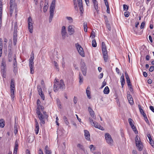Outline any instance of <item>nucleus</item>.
<instances>
[{
  "instance_id": "f257e3e1",
  "label": "nucleus",
  "mask_w": 154,
  "mask_h": 154,
  "mask_svg": "<svg viewBox=\"0 0 154 154\" xmlns=\"http://www.w3.org/2000/svg\"><path fill=\"white\" fill-rule=\"evenodd\" d=\"M14 28V32L13 36V43L14 45H16L17 42V29L18 28L17 23V22H12V27Z\"/></svg>"
},
{
  "instance_id": "f03ea898",
  "label": "nucleus",
  "mask_w": 154,
  "mask_h": 154,
  "mask_svg": "<svg viewBox=\"0 0 154 154\" xmlns=\"http://www.w3.org/2000/svg\"><path fill=\"white\" fill-rule=\"evenodd\" d=\"M65 88V85L63 80L61 79L60 82L58 83H55L54 86V90L55 92H57L59 89L63 90Z\"/></svg>"
},
{
  "instance_id": "7ed1b4c3",
  "label": "nucleus",
  "mask_w": 154,
  "mask_h": 154,
  "mask_svg": "<svg viewBox=\"0 0 154 154\" xmlns=\"http://www.w3.org/2000/svg\"><path fill=\"white\" fill-rule=\"evenodd\" d=\"M56 0H53L50 7V16L49 17V22L51 23L52 20L54 16V12L55 7Z\"/></svg>"
},
{
  "instance_id": "20e7f679",
  "label": "nucleus",
  "mask_w": 154,
  "mask_h": 154,
  "mask_svg": "<svg viewBox=\"0 0 154 154\" xmlns=\"http://www.w3.org/2000/svg\"><path fill=\"white\" fill-rule=\"evenodd\" d=\"M9 14L12 16L14 9H16L17 6L15 4V0H10Z\"/></svg>"
},
{
  "instance_id": "39448f33",
  "label": "nucleus",
  "mask_w": 154,
  "mask_h": 154,
  "mask_svg": "<svg viewBox=\"0 0 154 154\" xmlns=\"http://www.w3.org/2000/svg\"><path fill=\"white\" fill-rule=\"evenodd\" d=\"M105 137L106 143L109 145H112L113 141L109 134L108 133L105 134Z\"/></svg>"
},
{
  "instance_id": "423d86ee",
  "label": "nucleus",
  "mask_w": 154,
  "mask_h": 154,
  "mask_svg": "<svg viewBox=\"0 0 154 154\" xmlns=\"http://www.w3.org/2000/svg\"><path fill=\"white\" fill-rule=\"evenodd\" d=\"M75 46L79 54L82 57H85V54L83 48L78 43L75 44Z\"/></svg>"
},
{
  "instance_id": "0eeeda50",
  "label": "nucleus",
  "mask_w": 154,
  "mask_h": 154,
  "mask_svg": "<svg viewBox=\"0 0 154 154\" xmlns=\"http://www.w3.org/2000/svg\"><path fill=\"white\" fill-rule=\"evenodd\" d=\"M81 69L83 75L85 76L86 75L87 69L85 63L83 61L81 63Z\"/></svg>"
},
{
  "instance_id": "6e6552de",
  "label": "nucleus",
  "mask_w": 154,
  "mask_h": 154,
  "mask_svg": "<svg viewBox=\"0 0 154 154\" xmlns=\"http://www.w3.org/2000/svg\"><path fill=\"white\" fill-rule=\"evenodd\" d=\"M48 116L47 114H45V116H44L42 114H41L38 116V117L40 121V125H42V124H44L45 123V119H47Z\"/></svg>"
},
{
  "instance_id": "1a4fd4ad",
  "label": "nucleus",
  "mask_w": 154,
  "mask_h": 154,
  "mask_svg": "<svg viewBox=\"0 0 154 154\" xmlns=\"http://www.w3.org/2000/svg\"><path fill=\"white\" fill-rule=\"evenodd\" d=\"M32 57H30L29 59V65L30 70V73L31 74H33L34 72V62L33 58Z\"/></svg>"
},
{
  "instance_id": "9d476101",
  "label": "nucleus",
  "mask_w": 154,
  "mask_h": 154,
  "mask_svg": "<svg viewBox=\"0 0 154 154\" xmlns=\"http://www.w3.org/2000/svg\"><path fill=\"white\" fill-rule=\"evenodd\" d=\"M61 34L62 38L63 39L65 38L66 36H68V35L66 31V28L65 26H63L62 27Z\"/></svg>"
},
{
  "instance_id": "9b49d317",
  "label": "nucleus",
  "mask_w": 154,
  "mask_h": 154,
  "mask_svg": "<svg viewBox=\"0 0 154 154\" xmlns=\"http://www.w3.org/2000/svg\"><path fill=\"white\" fill-rule=\"evenodd\" d=\"M37 89L39 94L43 100H44L45 97L43 93L41 85H38L37 86Z\"/></svg>"
},
{
  "instance_id": "f8f14e48",
  "label": "nucleus",
  "mask_w": 154,
  "mask_h": 154,
  "mask_svg": "<svg viewBox=\"0 0 154 154\" xmlns=\"http://www.w3.org/2000/svg\"><path fill=\"white\" fill-rule=\"evenodd\" d=\"M75 27L74 26L72 25L68 26V31L69 32V35H71L75 32Z\"/></svg>"
},
{
  "instance_id": "ddd939ff",
  "label": "nucleus",
  "mask_w": 154,
  "mask_h": 154,
  "mask_svg": "<svg viewBox=\"0 0 154 154\" xmlns=\"http://www.w3.org/2000/svg\"><path fill=\"white\" fill-rule=\"evenodd\" d=\"M94 7L98 13L99 11L98 3L97 0H92Z\"/></svg>"
},
{
  "instance_id": "4468645a",
  "label": "nucleus",
  "mask_w": 154,
  "mask_h": 154,
  "mask_svg": "<svg viewBox=\"0 0 154 154\" xmlns=\"http://www.w3.org/2000/svg\"><path fill=\"white\" fill-rule=\"evenodd\" d=\"M89 119L90 122L93 126H94L96 128H98V126L100 124H98L96 122H93V119L91 118H89Z\"/></svg>"
},
{
  "instance_id": "2eb2a0df",
  "label": "nucleus",
  "mask_w": 154,
  "mask_h": 154,
  "mask_svg": "<svg viewBox=\"0 0 154 154\" xmlns=\"http://www.w3.org/2000/svg\"><path fill=\"white\" fill-rule=\"evenodd\" d=\"M101 48L103 54L108 53L106 45L104 42L102 43Z\"/></svg>"
},
{
  "instance_id": "dca6fc26",
  "label": "nucleus",
  "mask_w": 154,
  "mask_h": 154,
  "mask_svg": "<svg viewBox=\"0 0 154 154\" xmlns=\"http://www.w3.org/2000/svg\"><path fill=\"white\" fill-rule=\"evenodd\" d=\"M88 110L91 116L93 119H95L96 117L95 116V113L94 112L92 109L90 107H89L88 108Z\"/></svg>"
},
{
  "instance_id": "f3484780",
  "label": "nucleus",
  "mask_w": 154,
  "mask_h": 154,
  "mask_svg": "<svg viewBox=\"0 0 154 154\" xmlns=\"http://www.w3.org/2000/svg\"><path fill=\"white\" fill-rule=\"evenodd\" d=\"M147 136L149 140V143L151 146L154 148V142L153 140H152L151 136L149 134H147Z\"/></svg>"
},
{
  "instance_id": "a211bd4d",
  "label": "nucleus",
  "mask_w": 154,
  "mask_h": 154,
  "mask_svg": "<svg viewBox=\"0 0 154 154\" xmlns=\"http://www.w3.org/2000/svg\"><path fill=\"white\" fill-rule=\"evenodd\" d=\"M127 98L129 102L131 105H132L134 104L133 98L131 95L130 94H127Z\"/></svg>"
},
{
  "instance_id": "6ab92c4d",
  "label": "nucleus",
  "mask_w": 154,
  "mask_h": 154,
  "mask_svg": "<svg viewBox=\"0 0 154 154\" xmlns=\"http://www.w3.org/2000/svg\"><path fill=\"white\" fill-rule=\"evenodd\" d=\"M78 2L80 11L82 13L83 11V8L82 0H78Z\"/></svg>"
},
{
  "instance_id": "aec40b11",
  "label": "nucleus",
  "mask_w": 154,
  "mask_h": 154,
  "mask_svg": "<svg viewBox=\"0 0 154 154\" xmlns=\"http://www.w3.org/2000/svg\"><path fill=\"white\" fill-rule=\"evenodd\" d=\"M84 132L85 133L84 135L85 138L87 140H89L90 139V136L89 131L87 130H84Z\"/></svg>"
},
{
  "instance_id": "412c9836",
  "label": "nucleus",
  "mask_w": 154,
  "mask_h": 154,
  "mask_svg": "<svg viewBox=\"0 0 154 154\" xmlns=\"http://www.w3.org/2000/svg\"><path fill=\"white\" fill-rule=\"evenodd\" d=\"M136 146L138 147V149L140 151H141L142 150L143 146L141 142H139L136 144Z\"/></svg>"
},
{
  "instance_id": "4be33fe9",
  "label": "nucleus",
  "mask_w": 154,
  "mask_h": 154,
  "mask_svg": "<svg viewBox=\"0 0 154 154\" xmlns=\"http://www.w3.org/2000/svg\"><path fill=\"white\" fill-rule=\"evenodd\" d=\"M15 82L14 79H12L11 80L10 90H15Z\"/></svg>"
},
{
  "instance_id": "5701e85b",
  "label": "nucleus",
  "mask_w": 154,
  "mask_h": 154,
  "mask_svg": "<svg viewBox=\"0 0 154 154\" xmlns=\"http://www.w3.org/2000/svg\"><path fill=\"white\" fill-rule=\"evenodd\" d=\"M90 87L89 86H88L87 88L86 89V93L87 94V96L88 98L90 99L91 98V97L90 96L91 92L90 91Z\"/></svg>"
},
{
  "instance_id": "b1692460",
  "label": "nucleus",
  "mask_w": 154,
  "mask_h": 154,
  "mask_svg": "<svg viewBox=\"0 0 154 154\" xmlns=\"http://www.w3.org/2000/svg\"><path fill=\"white\" fill-rule=\"evenodd\" d=\"M45 154H51V152L49 150L48 146H46L45 148Z\"/></svg>"
},
{
  "instance_id": "393cba45",
  "label": "nucleus",
  "mask_w": 154,
  "mask_h": 154,
  "mask_svg": "<svg viewBox=\"0 0 154 154\" xmlns=\"http://www.w3.org/2000/svg\"><path fill=\"white\" fill-rule=\"evenodd\" d=\"M103 57L105 62H108V53L103 54Z\"/></svg>"
},
{
  "instance_id": "a878e982",
  "label": "nucleus",
  "mask_w": 154,
  "mask_h": 154,
  "mask_svg": "<svg viewBox=\"0 0 154 154\" xmlns=\"http://www.w3.org/2000/svg\"><path fill=\"white\" fill-rule=\"evenodd\" d=\"M11 90V96L12 98V100L13 101L15 97V90Z\"/></svg>"
},
{
  "instance_id": "bb28decb",
  "label": "nucleus",
  "mask_w": 154,
  "mask_h": 154,
  "mask_svg": "<svg viewBox=\"0 0 154 154\" xmlns=\"http://www.w3.org/2000/svg\"><path fill=\"white\" fill-rule=\"evenodd\" d=\"M109 90L108 87L107 86L104 89L103 92L105 94H108L109 93Z\"/></svg>"
},
{
  "instance_id": "cd10ccee",
  "label": "nucleus",
  "mask_w": 154,
  "mask_h": 154,
  "mask_svg": "<svg viewBox=\"0 0 154 154\" xmlns=\"http://www.w3.org/2000/svg\"><path fill=\"white\" fill-rule=\"evenodd\" d=\"M5 121L2 119H0V127L1 128H3L5 126Z\"/></svg>"
},
{
  "instance_id": "c85d7f7f",
  "label": "nucleus",
  "mask_w": 154,
  "mask_h": 154,
  "mask_svg": "<svg viewBox=\"0 0 154 154\" xmlns=\"http://www.w3.org/2000/svg\"><path fill=\"white\" fill-rule=\"evenodd\" d=\"M79 82L80 84H81L83 82V78L82 75L81 74L80 72L79 73Z\"/></svg>"
},
{
  "instance_id": "c756f323",
  "label": "nucleus",
  "mask_w": 154,
  "mask_h": 154,
  "mask_svg": "<svg viewBox=\"0 0 154 154\" xmlns=\"http://www.w3.org/2000/svg\"><path fill=\"white\" fill-rule=\"evenodd\" d=\"M28 29L30 33H32L33 32L32 24H28Z\"/></svg>"
},
{
  "instance_id": "7c9ffc66",
  "label": "nucleus",
  "mask_w": 154,
  "mask_h": 154,
  "mask_svg": "<svg viewBox=\"0 0 154 154\" xmlns=\"http://www.w3.org/2000/svg\"><path fill=\"white\" fill-rule=\"evenodd\" d=\"M35 133L36 134H37L39 132V125H35Z\"/></svg>"
},
{
  "instance_id": "2f4dec72",
  "label": "nucleus",
  "mask_w": 154,
  "mask_h": 154,
  "mask_svg": "<svg viewBox=\"0 0 154 154\" xmlns=\"http://www.w3.org/2000/svg\"><path fill=\"white\" fill-rule=\"evenodd\" d=\"M66 19L68 21V22L69 23H72L73 22L72 18L70 17H66Z\"/></svg>"
},
{
  "instance_id": "473e14b6",
  "label": "nucleus",
  "mask_w": 154,
  "mask_h": 154,
  "mask_svg": "<svg viewBox=\"0 0 154 154\" xmlns=\"http://www.w3.org/2000/svg\"><path fill=\"white\" fill-rule=\"evenodd\" d=\"M63 120L65 124L67 125H69V122L68 121V119L65 116L63 117Z\"/></svg>"
},
{
  "instance_id": "72a5a7b5",
  "label": "nucleus",
  "mask_w": 154,
  "mask_h": 154,
  "mask_svg": "<svg viewBox=\"0 0 154 154\" xmlns=\"http://www.w3.org/2000/svg\"><path fill=\"white\" fill-rule=\"evenodd\" d=\"M1 67H6V64L5 60L3 59L1 63Z\"/></svg>"
},
{
  "instance_id": "f704fd0d",
  "label": "nucleus",
  "mask_w": 154,
  "mask_h": 154,
  "mask_svg": "<svg viewBox=\"0 0 154 154\" xmlns=\"http://www.w3.org/2000/svg\"><path fill=\"white\" fill-rule=\"evenodd\" d=\"M14 63L13 64V67H14L17 66V62L16 60V57L15 56H14Z\"/></svg>"
},
{
  "instance_id": "c9c22d12",
  "label": "nucleus",
  "mask_w": 154,
  "mask_h": 154,
  "mask_svg": "<svg viewBox=\"0 0 154 154\" xmlns=\"http://www.w3.org/2000/svg\"><path fill=\"white\" fill-rule=\"evenodd\" d=\"M84 30L85 32H87V23L85 22L83 23Z\"/></svg>"
},
{
  "instance_id": "e433bc0d",
  "label": "nucleus",
  "mask_w": 154,
  "mask_h": 154,
  "mask_svg": "<svg viewBox=\"0 0 154 154\" xmlns=\"http://www.w3.org/2000/svg\"><path fill=\"white\" fill-rule=\"evenodd\" d=\"M126 82L128 87L130 88L131 89H132V85L131 83L130 79L127 80Z\"/></svg>"
},
{
  "instance_id": "4c0bfd02",
  "label": "nucleus",
  "mask_w": 154,
  "mask_h": 154,
  "mask_svg": "<svg viewBox=\"0 0 154 154\" xmlns=\"http://www.w3.org/2000/svg\"><path fill=\"white\" fill-rule=\"evenodd\" d=\"M142 115L143 116L144 118V119L146 122L147 124H149V122L145 113H143V114Z\"/></svg>"
},
{
  "instance_id": "58836bf2",
  "label": "nucleus",
  "mask_w": 154,
  "mask_h": 154,
  "mask_svg": "<svg viewBox=\"0 0 154 154\" xmlns=\"http://www.w3.org/2000/svg\"><path fill=\"white\" fill-rule=\"evenodd\" d=\"M92 46L94 47H96L97 46V43L94 39L92 40Z\"/></svg>"
},
{
  "instance_id": "ea45409f",
  "label": "nucleus",
  "mask_w": 154,
  "mask_h": 154,
  "mask_svg": "<svg viewBox=\"0 0 154 154\" xmlns=\"http://www.w3.org/2000/svg\"><path fill=\"white\" fill-rule=\"evenodd\" d=\"M131 127L132 129H133V131H134L135 133L136 134H137L138 131L137 130L136 128L135 127L134 125H133V126H131Z\"/></svg>"
},
{
  "instance_id": "a19ab883",
  "label": "nucleus",
  "mask_w": 154,
  "mask_h": 154,
  "mask_svg": "<svg viewBox=\"0 0 154 154\" xmlns=\"http://www.w3.org/2000/svg\"><path fill=\"white\" fill-rule=\"evenodd\" d=\"M6 67H2L1 71L2 74L4 75L6 72L5 71Z\"/></svg>"
},
{
  "instance_id": "79ce46f5",
  "label": "nucleus",
  "mask_w": 154,
  "mask_h": 154,
  "mask_svg": "<svg viewBox=\"0 0 154 154\" xmlns=\"http://www.w3.org/2000/svg\"><path fill=\"white\" fill-rule=\"evenodd\" d=\"M89 148L90 149V150L92 152H93V151L95 150V147H94V145H90Z\"/></svg>"
},
{
  "instance_id": "37998d69",
  "label": "nucleus",
  "mask_w": 154,
  "mask_h": 154,
  "mask_svg": "<svg viewBox=\"0 0 154 154\" xmlns=\"http://www.w3.org/2000/svg\"><path fill=\"white\" fill-rule=\"evenodd\" d=\"M28 25L29 24H32V20L30 17H29L28 19Z\"/></svg>"
},
{
  "instance_id": "c03bdc74",
  "label": "nucleus",
  "mask_w": 154,
  "mask_h": 154,
  "mask_svg": "<svg viewBox=\"0 0 154 154\" xmlns=\"http://www.w3.org/2000/svg\"><path fill=\"white\" fill-rule=\"evenodd\" d=\"M121 82H125L124 75H122L120 78Z\"/></svg>"
},
{
  "instance_id": "a18cd8bd",
  "label": "nucleus",
  "mask_w": 154,
  "mask_h": 154,
  "mask_svg": "<svg viewBox=\"0 0 154 154\" xmlns=\"http://www.w3.org/2000/svg\"><path fill=\"white\" fill-rule=\"evenodd\" d=\"M128 122L129 123L130 125L131 126L134 125L133 123V120L131 118H129L128 119Z\"/></svg>"
},
{
  "instance_id": "49530a36",
  "label": "nucleus",
  "mask_w": 154,
  "mask_h": 154,
  "mask_svg": "<svg viewBox=\"0 0 154 154\" xmlns=\"http://www.w3.org/2000/svg\"><path fill=\"white\" fill-rule=\"evenodd\" d=\"M54 66H55V67L56 69H58V70H59V67L58 66V64L57 63V62L55 61H54Z\"/></svg>"
},
{
  "instance_id": "de8ad7c7",
  "label": "nucleus",
  "mask_w": 154,
  "mask_h": 154,
  "mask_svg": "<svg viewBox=\"0 0 154 154\" xmlns=\"http://www.w3.org/2000/svg\"><path fill=\"white\" fill-rule=\"evenodd\" d=\"M123 9L124 10L127 11L128 10V5H123Z\"/></svg>"
},
{
  "instance_id": "09e8293b",
  "label": "nucleus",
  "mask_w": 154,
  "mask_h": 154,
  "mask_svg": "<svg viewBox=\"0 0 154 154\" xmlns=\"http://www.w3.org/2000/svg\"><path fill=\"white\" fill-rule=\"evenodd\" d=\"M48 4H47V5H45L44 6L43 8L44 12H45L48 8V6L47 5Z\"/></svg>"
},
{
  "instance_id": "8fccbe9b",
  "label": "nucleus",
  "mask_w": 154,
  "mask_h": 154,
  "mask_svg": "<svg viewBox=\"0 0 154 154\" xmlns=\"http://www.w3.org/2000/svg\"><path fill=\"white\" fill-rule=\"evenodd\" d=\"M3 5L2 2L0 0V12H2Z\"/></svg>"
},
{
  "instance_id": "3c124183",
  "label": "nucleus",
  "mask_w": 154,
  "mask_h": 154,
  "mask_svg": "<svg viewBox=\"0 0 154 154\" xmlns=\"http://www.w3.org/2000/svg\"><path fill=\"white\" fill-rule=\"evenodd\" d=\"M8 57L9 62H10L12 60V55L11 54H8Z\"/></svg>"
},
{
  "instance_id": "603ef678",
  "label": "nucleus",
  "mask_w": 154,
  "mask_h": 154,
  "mask_svg": "<svg viewBox=\"0 0 154 154\" xmlns=\"http://www.w3.org/2000/svg\"><path fill=\"white\" fill-rule=\"evenodd\" d=\"M106 27L109 31L111 30V27L110 25L108 23H106Z\"/></svg>"
},
{
  "instance_id": "864d4df0",
  "label": "nucleus",
  "mask_w": 154,
  "mask_h": 154,
  "mask_svg": "<svg viewBox=\"0 0 154 154\" xmlns=\"http://www.w3.org/2000/svg\"><path fill=\"white\" fill-rule=\"evenodd\" d=\"M18 147V143L17 141L15 142V144L14 146V149L17 150Z\"/></svg>"
},
{
  "instance_id": "5fc2aeb1",
  "label": "nucleus",
  "mask_w": 154,
  "mask_h": 154,
  "mask_svg": "<svg viewBox=\"0 0 154 154\" xmlns=\"http://www.w3.org/2000/svg\"><path fill=\"white\" fill-rule=\"evenodd\" d=\"M75 2H76L75 0H74V5H75L74 8H75V9L76 10V9H78L77 4V3Z\"/></svg>"
},
{
  "instance_id": "6e6d98bb",
  "label": "nucleus",
  "mask_w": 154,
  "mask_h": 154,
  "mask_svg": "<svg viewBox=\"0 0 154 154\" xmlns=\"http://www.w3.org/2000/svg\"><path fill=\"white\" fill-rule=\"evenodd\" d=\"M129 13L128 11H126L124 13V15L126 17H128L129 15Z\"/></svg>"
},
{
  "instance_id": "4d7b16f0",
  "label": "nucleus",
  "mask_w": 154,
  "mask_h": 154,
  "mask_svg": "<svg viewBox=\"0 0 154 154\" xmlns=\"http://www.w3.org/2000/svg\"><path fill=\"white\" fill-rule=\"evenodd\" d=\"M95 36V33L94 32L92 31L91 35L90 37H92V38H94Z\"/></svg>"
},
{
  "instance_id": "13d9d810",
  "label": "nucleus",
  "mask_w": 154,
  "mask_h": 154,
  "mask_svg": "<svg viewBox=\"0 0 154 154\" xmlns=\"http://www.w3.org/2000/svg\"><path fill=\"white\" fill-rule=\"evenodd\" d=\"M2 45H0V57L2 56Z\"/></svg>"
},
{
  "instance_id": "bf43d9fd",
  "label": "nucleus",
  "mask_w": 154,
  "mask_h": 154,
  "mask_svg": "<svg viewBox=\"0 0 154 154\" xmlns=\"http://www.w3.org/2000/svg\"><path fill=\"white\" fill-rule=\"evenodd\" d=\"M77 146L81 149H83V146L81 144H78L77 145Z\"/></svg>"
},
{
  "instance_id": "052dcab7",
  "label": "nucleus",
  "mask_w": 154,
  "mask_h": 154,
  "mask_svg": "<svg viewBox=\"0 0 154 154\" xmlns=\"http://www.w3.org/2000/svg\"><path fill=\"white\" fill-rule=\"evenodd\" d=\"M36 113H37V114L38 116L41 114H42L40 111V110L39 109H37Z\"/></svg>"
},
{
  "instance_id": "680f3d73",
  "label": "nucleus",
  "mask_w": 154,
  "mask_h": 154,
  "mask_svg": "<svg viewBox=\"0 0 154 154\" xmlns=\"http://www.w3.org/2000/svg\"><path fill=\"white\" fill-rule=\"evenodd\" d=\"M154 70V66H150V68L149 69V71H150V72H152Z\"/></svg>"
},
{
  "instance_id": "e2e57ef3",
  "label": "nucleus",
  "mask_w": 154,
  "mask_h": 154,
  "mask_svg": "<svg viewBox=\"0 0 154 154\" xmlns=\"http://www.w3.org/2000/svg\"><path fill=\"white\" fill-rule=\"evenodd\" d=\"M43 3H44V2L42 1H41L40 2V8L41 10L42 8L43 7Z\"/></svg>"
},
{
  "instance_id": "0e129e2a",
  "label": "nucleus",
  "mask_w": 154,
  "mask_h": 154,
  "mask_svg": "<svg viewBox=\"0 0 154 154\" xmlns=\"http://www.w3.org/2000/svg\"><path fill=\"white\" fill-rule=\"evenodd\" d=\"M17 66L13 67V71L15 73L17 72Z\"/></svg>"
},
{
  "instance_id": "69168bd1",
  "label": "nucleus",
  "mask_w": 154,
  "mask_h": 154,
  "mask_svg": "<svg viewBox=\"0 0 154 154\" xmlns=\"http://www.w3.org/2000/svg\"><path fill=\"white\" fill-rule=\"evenodd\" d=\"M145 23L144 22H142L141 23V25H140V28L141 29L143 28L145 26Z\"/></svg>"
},
{
  "instance_id": "338daca9",
  "label": "nucleus",
  "mask_w": 154,
  "mask_h": 154,
  "mask_svg": "<svg viewBox=\"0 0 154 154\" xmlns=\"http://www.w3.org/2000/svg\"><path fill=\"white\" fill-rule=\"evenodd\" d=\"M37 109H39L40 110L41 109L42 110H43L44 109V107L43 106L41 105H40V106L37 107Z\"/></svg>"
},
{
  "instance_id": "774afa93",
  "label": "nucleus",
  "mask_w": 154,
  "mask_h": 154,
  "mask_svg": "<svg viewBox=\"0 0 154 154\" xmlns=\"http://www.w3.org/2000/svg\"><path fill=\"white\" fill-rule=\"evenodd\" d=\"M150 109L153 112H154V107L152 106H149Z\"/></svg>"
}]
</instances>
